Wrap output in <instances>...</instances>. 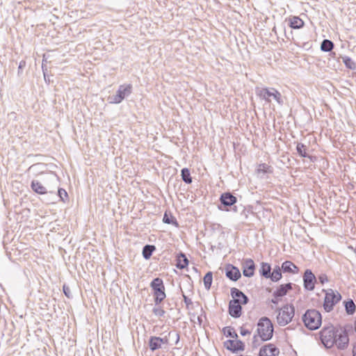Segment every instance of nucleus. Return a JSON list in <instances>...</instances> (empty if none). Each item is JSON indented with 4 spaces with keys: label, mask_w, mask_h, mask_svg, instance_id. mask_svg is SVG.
I'll return each instance as SVG.
<instances>
[{
    "label": "nucleus",
    "mask_w": 356,
    "mask_h": 356,
    "mask_svg": "<svg viewBox=\"0 0 356 356\" xmlns=\"http://www.w3.org/2000/svg\"><path fill=\"white\" fill-rule=\"evenodd\" d=\"M320 339L326 348H330L336 345L338 349L347 348L349 337L345 328H337L333 325L324 326L320 332Z\"/></svg>",
    "instance_id": "obj_1"
},
{
    "label": "nucleus",
    "mask_w": 356,
    "mask_h": 356,
    "mask_svg": "<svg viewBox=\"0 0 356 356\" xmlns=\"http://www.w3.org/2000/svg\"><path fill=\"white\" fill-rule=\"evenodd\" d=\"M46 165L44 163H38L32 165L28 169L29 172H32L35 177L40 176L41 180L48 186V181L51 182L52 189H56L59 185V177L53 172H45Z\"/></svg>",
    "instance_id": "obj_2"
},
{
    "label": "nucleus",
    "mask_w": 356,
    "mask_h": 356,
    "mask_svg": "<svg viewBox=\"0 0 356 356\" xmlns=\"http://www.w3.org/2000/svg\"><path fill=\"white\" fill-rule=\"evenodd\" d=\"M304 325L310 330H317L322 323L321 313L316 309H307L302 317Z\"/></svg>",
    "instance_id": "obj_3"
},
{
    "label": "nucleus",
    "mask_w": 356,
    "mask_h": 356,
    "mask_svg": "<svg viewBox=\"0 0 356 356\" xmlns=\"http://www.w3.org/2000/svg\"><path fill=\"white\" fill-rule=\"evenodd\" d=\"M273 325L268 317H262L257 323V334L263 341L270 340L273 335Z\"/></svg>",
    "instance_id": "obj_4"
},
{
    "label": "nucleus",
    "mask_w": 356,
    "mask_h": 356,
    "mask_svg": "<svg viewBox=\"0 0 356 356\" xmlns=\"http://www.w3.org/2000/svg\"><path fill=\"white\" fill-rule=\"evenodd\" d=\"M295 314V307L293 305H285L279 309L277 322L280 326H285L293 319Z\"/></svg>",
    "instance_id": "obj_5"
},
{
    "label": "nucleus",
    "mask_w": 356,
    "mask_h": 356,
    "mask_svg": "<svg viewBox=\"0 0 356 356\" xmlns=\"http://www.w3.org/2000/svg\"><path fill=\"white\" fill-rule=\"evenodd\" d=\"M323 291L325 292L323 308L325 312H330L333 309L334 305L341 300V296L338 291L331 289L323 290Z\"/></svg>",
    "instance_id": "obj_6"
},
{
    "label": "nucleus",
    "mask_w": 356,
    "mask_h": 356,
    "mask_svg": "<svg viewBox=\"0 0 356 356\" xmlns=\"http://www.w3.org/2000/svg\"><path fill=\"white\" fill-rule=\"evenodd\" d=\"M257 94L261 99L268 102H270L273 99L279 104H283L280 92L273 88H261L257 90Z\"/></svg>",
    "instance_id": "obj_7"
},
{
    "label": "nucleus",
    "mask_w": 356,
    "mask_h": 356,
    "mask_svg": "<svg viewBox=\"0 0 356 356\" xmlns=\"http://www.w3.org/2000/svg\"><path fill=\"white\" fill-rule=\"evenodd\" d=\"M150 286L154 291V302L158 305L165 298L163 282L161 278L156 277L152 281Z\"/></svg>",
    "instance_id": "obj_8"
},
{
    "label": "nucleus",
    "mask_w": 356,
    "mask_h": 356,
    "mask_svg": "<svg viewBox=\"0 0 356 356\" xmlns=\"http://www.w3.org/2000/svg\"><path fill=\"white\" fill-rule=\"evenodd\" d=\"M132 86L131 84L120 85L116 94L110 97V102L112 104H120L122 100L131 93Z\"/></svg>",
    "instance_id": "obj_9"
},
{
    "label": "nucleus",
    "mask_w": 356,
    "mask_h": 356,
    "mask_svg": "<svg viewBox=\"0 0 356 356\" xmlns=\"http://www.w3.org/2000/svg\"><path fill=\"white\" fill-rule=\"evenodd\" d=\"M48 186L45 184L40 179H33L31 184V189L36 193L40 195H44L47 193H54L55 189H52L50 187H52V184L49 181H48Z\"/></svg>",
    "instance_id": "obj_10"
},
{
    "label": "nucleus",
    "mask_w": 356,
    "mask_h": 356,
    "mask_svg": "<svg viewBox=\"0 0 356 356\" xmlns=\"http://www.w3.org/2000/svg\"><path fill=\"white\" fill-rule=\"evenodd\" d=\"M317 278L310 269H306L303 275V286L305 290L313 291Z\"/></svg>",
    "instance_id": "obj_11"
},
{
    "label": "nucleus",
    "mask_w": 356,
    "mask_h": 356,
    "mask_svg": "<svg viewBox=\"0 0 356 356\" xmlns=\"http://www.w3.org/2000/svg\"><path fill=\"white\" fill-rule=\"evenodd\" d=\"M221 204L225 207L234 206L233 210L236 211V207L234 205L237 202V198L229 192H225L221 194L220 197Z\"/></svg>",
    "instance_id": "obj_12"
},
{
    "label": "nucleus",
    "mask_w": 356,
    "mask_h": 356,
    "mask_svg": "<svg viewBox=\"0 0 356 356\" xmlns=\"http://www.w3.org/2000/svg\"><path fill=\"white\" fill-rule=\"evenodd\" d=\"M224 346L234 353L245 349V344L241 340L228 339L224 342Z\"/></svg>",
    "instance_id": "obj_13"
},
{
    "label": "nucleus",
    "mask_w": 356,
    "mask_h": 356,
    "mask_svg": "<svg viewBox=\"0 0 356 356\" xmlns=\"http://www.w3.org/2000/svg\"><path fill=\"white\" fill-rule=\"evenodd\" d=\"M228 312L229 315L235 318H239L242 314V307L241 303L236 300H231L229 302Z\"/></svg>",
    "instance_id": "obj_14"
},
{
    "label": "nucleus",
    "mask_w": 356,
    "mask_h": 356,
    "mask_svg": "<svg viewBox=\"0 0 356 356\" xmlns=\"http://www.w3.org/2000/svg\"><path fill=\"white\" fill-rule=\"evenodd\" d=\"M280 350L272 343H268L261 348L259 356H278Z\"/></svg>",
    "instance_id": "obj_15"
},
{
    "label": "nucleus",
    "mask_w": 356,
    "mask_h": 356,
    "mask_svg": "<svg viewBox=\"0 0 356 356\" xmlns=\"http://www.w3.org/2000/svg\"><path fill=\"white\" fill-rule=\"evenodd\" d=\"M225 275L227 277L232 281H237L241 276L239 269L232 264L226 266Z\"/></svg>",
    "instance_id": "obj_16"
},
{
    "label": "nucleus",
    "mask_w": 356,
    "mask_h": 356,
    "mask_svg": "<svg viewBox=\"0 0 356 356\" xmlns=\"http://www.w3.org/2000/svg\"><path fill=\"white\" fill-rule=\"evenodd\" d=\"M231 296L234 300H236L238 302L242 305H246L249 301L248 297L243 292L236 288L231 289Z\"/></svg>",
    "instance_id": "obj_17"
},
{
    "label": "nucleus",
    "mask_w": 356,
    "mask_h": 356,
    "mask_svg": "<svg viewBox=\"0 0 356 356\" xmlns=\"http://www.w3.org/2000/svg\"><path fill=\"white\" fill-rule=\"evenodd\" d=\"M255 265L252 259H248L245 261L243 267V274L245 277H251L254 273Z\"/></svg>",
    "instance_id": "obj_18"
},
{
    "label": "nucleus",
    "mask_w": 356,
    "mask_h": 356,
    "mask_svg": "<svg viewBox=\"0 0 356 356\" xmlns=\"http://www.w3.org/2000/svg\"><path fill=\"white\" fill-rule=\"evenodd\" d=\"M292 289V283H287L280 285L276 290L273 292V295L276 297L282 298L286 296L287 293Z\"/></svg>",
    "instance_id": "obj_19"
},
{
    "label": "nucleus",
    "mask_w": 356,
    "mask_h": 356,
    "mask_svg": "<svg viewBox=\"0 0 356 356\" xmlns=\"http://www.w3.org/2000/svg\"><path fill=\"white\" fill-rule=\"evenodd\" d=\"M281 269L284 273H290L293 274L298 273L299 270L298 267L290 261H285L283 262Z\"/></svg>",
    "instance_id": "obj_20"
},
{
    "label": "nucleus",
    "mask_w": 356,
    "mask_h": 356,
    "mask_svg": "<svg viewBox=\"0 0 356 356\" xmlns=\"http://www.w3.org/2000/svg\"><path fill=\"white\" fill-rule=\"evenodd\" d=\"M188 265V260L185 254L180 252L177 256L176 266L177 268L184 269Z\"/></svg>",
    "instance_id": "obj_21"
},
{
    "label": "nucleus",
    "mask_w": 356,
    "mask_h": 356,
    "mask_svg": "<svg viewBox=\"0 0 356 356\" xmlns=\"http://www.w3.org/2000/svg\"><path fill=\"white\" fill-rule=\"evenodd\" d=\"M282 277V269L279 266H276L273 272H270L268 278L270 279L271 281L276 282L281 280Z\"/></svg>",
    "instance_id": "obj_22"
},
{
    "label": "nucleus",
    "mask_w": 356,
    "mask_h": 356,
    "mask_svg": "<svg viewBox=\"0 0 356 356\" xmlns=\"http://www.w3.org/2000/svg\"><path fill=\"white\" fill-rule=\"evenodd\" d=\"M270 271H271V266L269 264L266 263V262H262L261 264L259 273L262 277L268 279V277H270Z\"/></svg>",
    "instance_id": "obj_23"
},
{
    "label": "nucleus",
    "mask_w": 356,
    "mask_h": 356,
    "mask_svg": "<svg viewBox=\"0 0 356 356\" xmlns=\"http://www.w3.org/2000/svg\"><path fill=\"white\" fill-rule=\"evenodd\" d=\"M149 346L152 351L161 348L159 337H151L149 340Z\"/></svg>",
    "instance_id": "obj_24"
},
{
    "label": "nucleus",
    "mask_w": 356,
    "mask_h": 356,
    "mask_svg": "<svg viewBox=\"0 0 356 356\" xmlns=\"http://www.w3.org/2000/svg\"><path fill=\"white\" fill-rule=\"evenodd\" d=\"M344 306H345L346 312L348 314L352 315L355 312L356 306L352 299H349L348 300L345 301Z\"/></svg>",
    "instance_id": "obj_25"
},
{
    "label": "nucleus",
    "mask_w": 356,
    "mask_h": 356,
    "mask_svg": "<svg viewBox=\"0 0 356 356\" xmlns=\"http://www.w3.org/2000/svg\"><path fill=\"white\" fill-rule=\"evenodd\" d=\"M163 222L168 225H174L177 227H179V224L175 217L171 214H168L167 211L163 215Z\"/></svg>",
    "instance_id": "obj_26"
},
{
    "label": "nucleus",
    "mask_w": 356,
    "mask_h": 356,
    "mask_svg": "<svg viewBox=\"0 0 356 356\" xmlns=\"http://www.w3.org/2000/svg\"><path fill=\"white\" fill-rule=\"evenodd\" d=\"M334 48V43L327 39H324L321 44V50L325 52L331 51Z\"/></svg>",
    "instance_id": "obj_27"
},
{
    "label": "nucleus",
    "mask_w": 356,
    "mask_h": 356,
    "mask_svg": "<svg viewBox=\"0 0 356 356\" xmlns=\"http://www.w3.org/2000/svg\"><path fill=\"white\" fill-rule=\"evenodd\" d=\"M307 147L300 143H298L296 145V151L298 154L304 158H310V156L307 153Z\"/></svg>",
    "instance_id": "obj_28"
},
{
    "label": "nucleus",
    "mask_w": 356,
    "mask_h": 356,
    "mask_svg": "<svg viewBox=\"0 0 356 356\" xmlns=\"http://www.w3.org/2000/svg\"><path fill=\"white\" fill-rule=\"evenodd\" d=\"M155 249V246L153 245H145L143 248V257L145 259H149Z\"/></svg>",
    "instance_id": "obj_29"
},
{
    "label": "nucleus",
    "mask_w": 356,
    "mask_h": 356,
    "mask_svg": "<svg viewBox=\"0 0 356 356\" xmlns=\"http://www.w3.org/2000/svg\"><path fill=\"white\" fill-rule=\"evenodd\" d=\"M304 26V22L298 17H293L290 20V26L292 29H297Z\"/></svg>",
    "instance_id": "obj_30"
},
{
    "label": "nucleus",
    "mask_w": 356,
    "mask_h": 356,
    "mask_svg": "<svg viewBox=\"0 0 356 356\" xmlns=\"http://www.w3.org/2000/svg\"><path fill=\"white\" fill-rule=\"evenodd\" d=\"M181 176L182 180L186 184H191L192 183V177L191 176V172L188 168H184L181 170Z\"/></svg>",
    "instance_id": "obj_31"
},
{
    "label": "nucleus",
    "mask_w": 356,
    "mask_h": 356,
    "mask_svg": "<svg viewBox=\"0 0 356 356\" xmlns=\"http://www.w3.org/2000/svg\"><path fill=\"white\" fill-rule=\"evenodd\" d=\"M213 281V273L211 271H209L206 273L203 278L204 288L207 290H209Z\"/></svg>",
    "instance_id": "obj_32"
},
{
    "label": "nucleus",
    "mask_w": 356,
    "mask_h": 356,
    "mask_svg": "<svg viewBox=\"0 0 356 356\" xmlns=\"http://www.w3.org/2000/svg\"><path fill=\"white\" fill-rule=\"evenodd\" d=\"M343 63L346 67L350 70L356 69V63L348 56L342 57Z\"/></svg>",
    "instance_id": "obj_33"
},
{
    "label": "nucleus",
    "mask_w": 356,
    "mask_h": 356,
    "mask_svg": "<svg viewBox=\"0 0 356 356\" xmlns=\"http://www.w3.org/2000/svg\"><path fill=\"white\" fill-rule=\"evenodd\" d=\"M223 332L224 334L228 337H231L233 339L238 338V334L232 327H225L223 328Z\"/></svg>",
    "instance_id": "obj_34"
},
{
    "label": "nucleus",
    "mask_w": 356,
    "mask_h": 356,
    "mask_svg": "<svg viewBox=\"0 0 356 356\" xmlns=\"http://www.w3.org/2000/svg\"><path fill=\"white\" fill-rule=\"evenodd\" d=\"M152 312L154 315L159 317L163 316L165 313V312L161 307H154Z\"/></svg>",
    "instance_id": "obj_35"
},
{
    "label": "nucleus",
    "mask_w": 356,
    "mask_h": 356,
    "mask_svg": "<svg viewBox=\"0 0 356 356\" xmlns=\"http://www.w3.org/2000/svg\"><path fill=\"white\" fill-rule=\"evenodd\" d=\"M58 195L63 201H65V198L67 197V192L63 188H58Z\"/></svg>",
    "instance_id": "obj_36"
},
{
    "label": "nucleus",
    "mask_w": 356,
    "mask_h": 356,
    "mask_svg": "<svg viewBox=\"0 0 356 356\" xmlns=\"http://www.w3.org/2000/svg\"><path fill=\"white\" fill-rule=\"evenodd\" d=\"M318 280L321 284H324L328 282V278L327 275L321 273L318 276Z\"/></svg>",
    "instance_id": "obj_37"
},
{
    "label": "nucleus",
    "mask_w": 356,
    "mask_h": 356,
    "mask_svg": "<svg viewBox=\"0 0 356 356\" xmlns=\"http://www.w3.org/2000/svg\"><path fill=\"white\" fill-rule=\"evenodd\" d=\"M63 293L65 295V296H67L68 298H70L72 297L71 290L68 286L64 284L63 286Z\"/></svg>",
    "instance_id": "obj_38"
},
{
    "label": "nucleus",
    "mask_w": 356,
    "mask_h": 356,
    "mask_svg": "<svg viewBox=\"0 0 356 356\" xmlns=\"http://www.w3.org/2000/svg\"><path fill=\"white\" fill-rule=\"evenodd\" d=\"M182 296H183L184 301L186 304V308L190 309V306L193 305V302H192L191 299H190L184 293H183Z\"/></svg>",
    "instance_id": "obj_39"
},
{
    "label": "nucleus",
    "mask_w": 356,
    "mask_h": 356,
    "mask_svg": "<svg viewBox=\"0 0 356 356\" xmlns=\"http://www.w3.org/2000/svg\"><path fill=\"white\" fill-rule=\"evenodd\" d=\"M267 168H268L267 165H266V164H265V163H263V164H261V165H259V169H258V171H259V172L262 171L264 173H266V172H267V170H266Z\"/></svg>",
    "instance_id": "obj_40"
},
{
    "label": "nucleus",
    "mask_w": 356,
    "mask_h": 356,
    "mask_svg": "<svg viewBox=\"0 0 356 356\" xmlns=\"http://www.w3.org/2000/svg\"><path fill=\"white\" fill-rule=\"evenodd\" d=\"M240 333L242 336H246L250 334V331L248 329H245L243 327H241Z\"/></svg>",
    "instance_id": "obj_41"
},
{
    "label": "nucleus",
    "mask_w": 356,
    "mask_h": 356,
    "mask_svg": "<svg viewBox=\"0 0 356 356\" xmlns=\"http://www.w3.org/2000/svg\"><path fill=\"white\" fill-rule=\"evenodd\" d=\"M169 343V339H168V337L167 336L161 338L160 337V343L161 345L162 344H168Z\"/></svg>",
    "instance_id": "obj_42"
},
{
    "label": "nucleus",
    "mask_w": 356,
    "mask_h": 356,
    "mask_svg": "<svg viewBox=\"0 0 356 356\" xmlns=\"http://www.w3.org/2000/svg\"><path fill=\"white\" fill-rule=\"evenodd\" d=\"M273 298H272L270 300V302H272L274 305H277L281 298L280 297H276L273 294Z\"/></svg>",
    "instance_id": "obj_43"
},
{
    "label": "nucleus",
    "mask_w": 356,
    "mask_h": 356,
    "mask_svg": "<svg viewBox=\"0 0 356 356\" xmlns=\"http://www.w3.org/2000/svg\"><path fill=\"white\" fill-rule=\"evenodd\" d=\"M171 334H174L176 337L175 339V344H177L179 341V334L177 332L172 333V332H170L168 333V336L170 337Z\"/></svg>",
    "instance_id": "obj_44"
},
{
    "label": "nucleus",
    "mask_w": 356,
    "mask_h": 356,
    "mask_svg": "<svg viewBox=\"0 0 356 356\" xmlns=\"http://www.w3.org/2000/svg\"><path fill=\"white\" fill-rule=\"evenodd\" d=\"M353 356H356V343L354 345L353 348Z\"/></svg>",
    "instance_id": "obj_45"
},
{
    "label": "nucleus",
    "mask_w": 356,
    "mask_h": 356,
    "mask_svg": "<svg viewBox=\"0 0 356 356\" xmlns=\"http://www.w3.org/2000/svg\"><path fill=\"white\" fill-rule=\"evenodd\" d=\"M197 321H198L199 325H200L202 322V318L201 316H197Z\"/></svg>",
    "instance_id": "obj_46"
},
{
    "label": "nucleus",
    "mask_w": 356,
    "mask_h": 356,
    "mask_svg": "<svg viewBox=\"0 0 356 356\" xmlns=\"http://www.w3.org/2000/svg\"><path fill=\"white\" fill-rule=\"evenodd\" d=\"M24 64H25V62H24V61H22V62H20V63H19V68H21V67H22V65H24Z\"/></svg>",
    "instance_id": "obj_47"
},
{
    "label": "nucleus",
    "mask_w": 356,
    "mask_h": 356,
    "mask_svg": "<svg viewBox=\"0 0 356 356\" xmlns=\"http://www.w3.org/2000/svg\"><path fill=\"white\" fill-rule=\"evenodd\" d=\"M257 340V335H254V336L253 337V343H254Z\"/></svg>",
    "instance_id": "obj_48"
},
{
    "label": "nucleus",
    "mask_w": 356,
    "mask_h": 356,
    "mask_svg": "<svg viewBox=\"0 0 356 356\" xmlns=\"http://www.w3.org/2000/svg\"><path fill=\"white\" fill-rule=\"evenodd\" d=\"M355 331L356 332V321H355Z\"/></svg>",
    "instance_id": "obj_49"
}]
</instances>
